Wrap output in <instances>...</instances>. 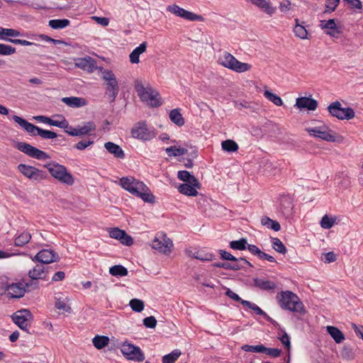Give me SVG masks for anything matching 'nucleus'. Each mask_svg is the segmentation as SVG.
Returning <instances> with one entry per match:
<instances>
[{
    "label": "nucleus",
    "instance_id": "obj_1",
    "mask_svg": "<svg viewBox=\"0 0 363 363\" xmlns=\"http://www.w3.org/2000/svg\"><path fill=\"white\" fill-rule=\"evenodd\" d=\"M119 184L123 189L128 191L132 195L140 198L145 202L154 203L155 196L149 188L141 181L133 177H123L120 179Z\"/></svg>",
    "mask_w": 363,
    "mask_h": 363
},
{
    "label": "nucleus",
    "instance_id": "obj_2",
    "mask_svg": "<svg viewBox=\"0 0 363 363\" xmlns=\"http://www.w3.org/2000/svg\"><path fill=\"white\" fill-rule=\"evenodd\" d=\"M279 306L286 311L305 315L306 310L300 298L291 291H281L276 296Z\"/></svg>",
    "mask_w": 363,
    "mask_h": 363
},
{
    "label": "nucleus",
    "instance_id": "obj_3",
    "mask_svg": "<svg viewBox=\"0 0 363 363\" xmlns=\"http://www.w3.org/2000/svg\"><path fill=\"white\" fill-rule=\"evenodd\" d=\"M46 168L50 175L55 179L69 186L73 185L74 179L72 174L69 172L65 166L52 161L43 165Z\"/></svg>",
    "mask_w": 363,
    "mask_h": 363
},
{
    "label": "nucleus",
    "instance_id": "obj_4",
    "mask_svg": "<svg viewBox=\"0 0 363 363\" xmlns=\"http://www.w3.org/2000/svg\"><path fill=\"white\" fill-rule=\"evenodd\" d=\"M12 118L21 128L33 136L39 135L43 139H53L57 137L61 138V135H58L51 130L42 129L40 127L28 122L26 119L18 116L14 115L12 116Z\"/></svg>",
    "mask_w": 363,
    "mask_h": 363
},
{
    "label": "nucleus",
    "instance_id": "obj_5",
    "mask_svg": "<svg viewBox=\"0 0 363 363\" xmlns=\"http://www.w3.org/2000/svg\"><path fill=\"white\" fill-rule=\"evenodd\" d=\"M135 90L143 101L149 102L152 107H159L162 104L160 93L151 86L145 87L140 82H136Z\"/></svg>",
    "mask_w": 363,
    "mask_h": 363
},
{
    "label": "nucleus",
    "instance_id": "obj_6",
    "mask_svg": "<svg viewBox=\"0 0 363 363\" xmlns=\"http://www.w3.org/2000/svg\"><path fill=\"white\" fill-rule=\"evenodd\" d=\"M102 70V79L106 82V94L111 102H113L119 92L118 82L111 69H105L101 67Z\"/></svg>",
    "mask_w": 363,
    "mask_h": 363
},
{
    "label": "nucleus",
    "instance_id": "obj_7",
    "mask_svg": "<svg viewBox=\"0 0 363 363\" xmlns=\"http://www.w3.org/2000/svg\"><path fill=\"white\" fill-rule=\"evenodd\" d=\"M306 130L310 135L320 138L327 142L341 143L343 141V137L342 135L335 133L326 125H323V127L307 128Z\"/></svg>",
    "mask_w": 363,
    "mask_h": 363
},
{
    "label": "nucleus",
    "instance_id": "obj_8",
    "mask_svg": "<svg viewBox=\"0 0 363 363\" xmlns=\"http://www.w3.org/2000/svg\"><path fill=\"white\" fill-rule=\"evenodd\" d=\"M133 138L143 141L150 140L157 135V130L154 127L147 125L146 121H142L136 123L130 131Z\"/></svg>",
    "mask_w": 363,
    "mask_h": 363
},
{
    "label": "nucleus",
    "instance_id": "obj_9",
    "mask_svg": "<svg viewBox=\"0 0 363 363\" xmlns=\"http://www.w3.org/2000/svg\"><path fill=\"white\" fill-rule=\"evenodd\" d=\"M257 113L259 115L258 124H263V130L264 131V135L269 137H277L282 134V131L279 125L269 120L265 116V110L262 106H258Z\"/></svg>",
    "mask_w": 363,
    "mask_h": 363
},
{
    "label": "nucleus",
    "instance_id": "obj_10",
    "mask_svg": "<svg viewBox=\"0 0 363 363\" xmlns=\"http://www.w3.org/2000/svg\"><path fill=\"white\" fill-rule=\"evenodd\" d=\"M223 67L233 70L236 72H244L250 69V65L238 61L233 55L225 52L223 56L218 60Z\"/></svg>",
    "mask_w": 363,
    "mask_h": 363
},
{
    "label": "nucleus",
    "instance_id": "obj_11",
    "mask_svg": "<svg viewBox=\"0 0 363 363\" xmlns=\"http://www.w3.org/2000/svg\"><path fill=\"white\" fill-rule=\"evenodd\" d=\"M17 169L24 177L34 182H40L49 178L47 172L39 169L33 166L19 164Z\"/></svg>",
    "mask_w": 363,
    "mask_h": 363
},
{
    "label": "nucleus",
    "instance_id": "obj_12",
    "mask_svg": "<svg viewBox=\"0 0 363 363\" xmlns=\"http://www.w3.org/2000/svg\"><path fill=\"white\" fill-rule=\"evenodd\" d=\"M328 111L333 117L339 120H350L354 117L355 113L351 107L342 108L340 102L336 101L328 106Z\"/></svg>",
    "mask_w": 363,
    "mask_h": 363
},
{
    "label": "nucleus",
    "instance_id": "obj_13",
    "mask_svg": "<svg viewBox=\"0 0 363 363\" xmlns=\"http://www.w3.org/2000/svg\"><path fill=\"white\" fill-rule=\"evenodd\" d=\"M15 147L28 156L38 160H45L50 158V156L47 152L25 142H17Z\"/></svg>",
    "mask_w": 363,
    "mask_h": 363
},
{
    "label": "nucleus",
    "instance_id": "obj_14",
    "mask_svg": "<svg viewBox=\"0 0 363 363\" xmlns=\"http://www.w3.org/2000/svg\"><path fill=\"white\" fill-rule=\"evenodd\" d=\"M152 247L167 255L172 251L173 242L165 234H157L152 240Z\"/></svg>",
    "mask_w": 363,
    "mask_h": 363
},
{
    "label": "nucleus",
    "instance_id": "obj_15",
    "mask_svg": "<svg viewBox=\"0 0 363 363\" xmlns=\"http://www.w3.org/2000/svg\"><path fill=\"white\" fill-rule=\"evenodd\" d=\"M32 313L28 309L18 311L11 315V318L14 323L16 324L21 330H25L28 333V321L32 319Z\"/></svg>",
    "mask_w": 363,
    "mask_h": 363
},
{
    "label": "nucleus",
    "instance_id": "obj_16",
    "mask_svg": "<svg viewBox=\"0 0 363 363\" xmlns=\"http://www.w3.org/2000/svg\"><path fill=\"white\" fill-rule=\"evenodd\" d=\"M167 10L176 16L190 21H203L204 20L201 15L185 10L177 5L169 6Z\"/></svg>",
    "mask_w": 363,
    "mask_h": 363
},
{
    "label": "nucleus",
    "instance_id": "obj_17",
    "mask_svg": "<svg viewBox=\"0 0 363 363\" xmlns=\"http://www.w3.org/2000/svg\"><path fill=\"white\" fill-rule=\"evenodd\" d=\"M292 199L289 195H281L279 198V211L285 218H290L293 214Z\"/></svg>",
    "mask_w": 363,
    "mask_h": 363
},
{
    "label": "nucleus",
    "instance_id": "obj_18",
    "mask_svg": "<svg viewBox=\"0 0 363 363\" xmlns=\"http://www.w3.org/2000/svg\"><path fill=\"white\" fill-rule=\"evenodd\" d=\"M48 267L44 266V264H37L32 269L28 272V275L31 279L48 280Z\"/></svg>",
    "mask_w": 363,
    "mask_h": 363
},
{
    "label": "nucleus",
    "instance_id": "obj_19",
    "mask_svg": "<svg viewBox=\"0 0 363 363\" xmlns=\"http://www.w3.org/2000/svg\"><path fill=\"white\" fill-rule=\"evenodd\" d=\"M318 101L311 96H302L296 99L295 106L300 110L315 111L318 107Z\"/></svg>",
    "mask_w": 363,
    "mask_h": 363
},
{
    "label": "nucleus",
    "instance_id": "obj_20",
    "mask_svg": "<svg viewBox=\"0 0 363 363\" xmlns=\"http://www.w3.org/2000/svg\"><path fill=\"white\" fill-rule=\"evenodd\" d=\"M40 252V263L48 264L58 262L60 259L59 255L53 250L43 249Z\"/></svg>",
    "mask_w": 363,
    "mask_h": 363
},
{
    "label": "nucleus",
    "instance_id": "obj_21",
    "mask_svg": "<svg viewBox=\"0 0 363 363\" xmlns=\"http://www.w3.org/2000/svg\"><path fill=\"white\" fill-rule=\"evenodd\" d=\"M26 291L25 286L21 283H13L9 284L8 297L20 298L23 297Z\"/></svg>",
    "mask_w": 363,
    "mask_h": 363
},
{
    "label": "nucleus",
    "instance_id": "obj_22",
    "mask_svg": "<svg viewBox=\"0 0 363 363\" xmlns=\"http://www.w3.org/2000/svg\"><path fill=\"white\" fill-rule=\"evenodd\" d=\"M177 177L179 180L185 182L184 184H191L198 187V189H201V184L199 182L198 179L188 171H179L177 173Z\"/></svg>",
    "mask_w": 363,
    "mask_h": 363
},
{
    "label": "nucleus",
    "instance_id": "obj_23",
    "mask_svg": "<svg viewBox=\"0 0 363 363\" xmlns=\"http://www.w3.org/2000/svg\"><path fill=\"white\" fill-rule=\"evenodd\" d=\"M276 170L277 168L268 160L262 159L259 163L258 172L259 174L269 177L275 174Z\"/></svg>",
    "mask_w": 363,
    "mask_h": 363
},
{
    "label": "nucleus",
    "instance_id": "obj_24",
    "mask_svg": "<svg viewBox=\"0 0 363 363\" xmlns=\"http://www.w3.org/2000/svg\"><path fill=\"white\" fill-rule=\"evenodd\" d=\"M253 281L254 286L263 291H274L277 288L276 283L270 280H266L261 278H255Z\"/></svg>",
    "mask_w": 363,
    "mask_h": 363
},
{
    "label": "nucleus",
    "instance_id": "obj_25",
    "mask_svg": "<svg viewBox=\"0 0 363 363\" xmlns=\"http://www.w3.org/2000/svg\"><path fill=\"white\" fill-rule=\"evenodd\" d=\"M251 4L256 6L267 14L272 16L277 10L276 7H273L270 2L266 0H251Z\"/></svg>",
    "mask_w": 363,
    "mask_h": 363
},
{
    "label": "nucleus",
    "instance_id": "obj_26",
    "mask_svg": "<svg viewBox=\"0 0 363 363\" xmlns=\"http://www.w3.org/2000/svg\"><path fill=\"white\" fill-rule=\"evenodd\" d=\"M106 150L112 154L115 157L119 159L125 158V153L122 148L113 142H107L104 144Z\"/></svg>",
    "mask_w": 363,
    "mask_h": 363
},
{
    "label": "nucleus",
    "instance_id": "obj_27",
    "mask_svg": "<svg viewBox=\"0 0 363 363\" xmlns=\"http://www.w3.org/2000/svg\"><path fill=\"white\" fill-rule=\"evenodd\" d=\"M62 101L72 108H79L87 104L85 99L76 96L64 97L62 99Z\"/></svg>",
    "mask_w": 363,
    "mask_h": 363
},
{
    "label": "nucleus",
    "instance_id": "obj_28",
    "mask_svg": "<svg viewBox=\"0 0 363 363\" xmlns=\"http://www.w3.org/2000/svg\"><path fill=\"white\" fill-rule=\"evenodd\" d=\"M197 189L198 187L191 184H180L178 186L179 193L189 196H196L199 194Z\"/></svg>",
    "mask_w": 363,
    "mask_h": 363
},
{
    "label": "nucleus",
    "instance_id": "obj_29",
    "mask_svg": "<svg viewBox=\"0 0 363 363\" xmlns=\"http://www.w3.org/2000/svg\"><path fill=\"white\" fill-rule=\"evenodd\" d=\"M327 333L332 337L334 341L339 344L345 340L344 333L337 327L329 325L326 327Z\"/></svg>",
    "mask_w": 363,
    "mask_h": 363
},
{
    "label": "nucleus",
    "instance_id": "obj_30",
    "mask_svg": "<svg viewBox=\"0 0 363 363\" xmlns=\"http://www.w3.org/2000/svg\"><path fill=\"white\" fill-rule=\"evenodd\" d=\"M169 118L175 125L181 127L184 125L185 121L179 108L172 109L169 113Z\"/></svg>",
    "mask_w": 363,
    "mask_h": 363
},
{
    "label": "nucleus",
    "instance_id": "obj_31",
    "mask_svg": "<svg viewBox=\"0 0 363 363\" xmlns=\"http://www.w3.org/2000/svg\"><path fill=\"white\" fill-rule=\"evenodd\" d=\"M261 223L262 225L276 232L279 231L281 229V225L277 220H272L267 216H264L262 218Z\"/></svg>",
    "mask_w": 363,
    "mask_h": 363
},
{
    "label": "nucleus",
    "instance_id": "obj_32",
    "mask_svg": "<svg viewBox=\"0 0 363 363\" xmlns=\"http://www.w3.org/2000/svg\"><path fill=\"white\" fill-rule=\"evenodd\" d=\"M70 21L67 18L52 19L48 22L49 26L55 30L62 29L69 26Z\"/></svg>",
    "mask_w": 363,
    "mask_h": 363
},
{
    "label": "nucleus",
    "instance_id": "obj_33",
    "mask_svg": "<svg viewBox=\"0 0 363 363\" xmlns=\"http://www.w3.org/2000/svg\"><path fill=\"white\" fill-rule=\"evenodd\" d=\"M251 135L257 138H262L264 135L263 124H258L257 120H251Z\"/></svg>",
    "mask_w": 363,
    "mask_h": 363
},
{
    "label": "nucleus",
    "instance_id": "obj_34",
    "mask_svg": "<svg viewBox=\"0 0 363 363\" xmlns=\"http://www.w3.org/2000/svg\"><path fill=\"white\" fill-rule=\"evenodd\" d=\"M92 342L96 349L101 350L108 345L109 342V337L105 335H96L93 338Z\"/></svg>",
    "mask_w": 363,
    "mask_h": 363
},
{
    "label": "nucleus",
    "instance_id": "obj_35",
    "mask_svg": "<svg viewBox=\"0 0 363 363\" xmlns=\"http://www.w3.org/2000/svg\"><path fill=\"white\" fill-rule=\"evenodd\" d=\"M295 21L296 26L294 28L295 35L301 39H308V30L306 27L303 25L298 23V19L296 18Z\"/></svg>",
    "mask_w": 363,
    "mask_h": 363
},
{
    "label": "nucleus",
    "instance_id": "obj_36",
    "mask_svg": "<svg viewBox=\"0 0 363 363\" xmlns=\"http://www.w3.org/2000/svg\"><path fill=\"white\" fill-rule=\"evenodd\" d=\"M109 273L113 277H125L128 274V269L121 264H116L109 268Z\"/></svg>",
    "mask_w": 363,
    "mask_h": 363
},
{
    "label": "nucleus",
    "instance_id": "obj_37",
    "mask_svg": "<svg viewBox=\"0 0 363 363\" xmlns=\"http://www.w3.org/2000/svg\"><path fill=\"white\" fill-rule=\"evenodd\" d=\"M93 61L94 60L91 57L79 58L77 59V62H75V65L84 70H89L93 66Z\"/></svg>",
    "mask_w": 363,
    "mask_h": 363
},
{
    "label": "nucleus",
    "instance_id": "obj_38",
    "mask_svg": "<svg viewBox=\"0 0 363 363\" xmlns=\"http://www.w3.org/2000/svg\"><path fill=\"white\" fill-rule=\"evenodd\" d=\"M218 253L220 255L221 259L223 260L233 261L235 262V263H238L239 260H242L248 265H250V262H248L245 258L240 257V259H238L235 256L231 255L230 252L225 250H219Z\"/></svg>",
    "mask_w": 363,
    "mask_h": 363
},
{
    "label": "nucleus",
    "instance_id": "obj_39",
    "mask_svg": "<svg viewBox=\"0 0 363 363\" xmlns=\"http://www.w3.org/2000/svg\"><path fill=\"white\" fill-rule=\"evenodd\" d=\"M337 179L339 186L343 189H346L350 186V178L344 172L340 173L337 176Z\"/></svg>",
    "mask_w": 363,
    "mask_h": 363
},
{
    "label": "nucleus",
    "instance_id": "obj_40",
    "mask_svg": "<svg viewBox=\"0 0 363 363\" xmlns=\"http://www.w3.org/2000/svg\"><path fill=\"white\" fill-rule=\"evenodd\" d=\"M272 247L277 252H279L282 255H285L287 252L286 247L284 245V243L281 241L278 238H272L271 240Z\"/></svg>",
    "mask_w": 363,
    "mask_h": 363
},
{
    "label": "nucleus",
    "instance_id": "obj_41",
    "mask_svg": "<svg viewBox=\"0 0 363 363\" xmlns=\"http://www.w3.org/2000/svg\"><path fill=\"white\" fill-rule=\"evenodd\" d=\"M24 34L21 33L17 30L13 29V28H1V36H3V38L1 40H6V39H10L7 37H18V36H23Z\"/></svg>",
    "mask_w": 363,
    "mask_h": 363
},
{
    "label": "nucleus",
    "instance_id": "obj_42",
    "mask_svg": "<svg viewBox=\"0 0 363 363\" xmlns=\"http://www.w3.org/2000/svg\"><path fill=\"white\" fill-rule=\"evenodd\" d=\"M30 238L31 235L28 232H23L21 235L15 238V245L22 247L27 244L30 241Z\"/></svg>",
    "mask_w": 363,
    "mask_h": 363
},
{
    "label": "nucleus",
    "instance_id": "obj_43",
    "mask_svg": "<svg viewBox=\"0 0 363 363\" xmlns=\"http://www.w3.org/2000/svg\"><path fill=\"white\" fill-rule=\"evenodd\" d=\"M264 95L269 101H272L277 106H279L283 104V101L281 97L268 89H265Z\"/></svg>",
    "mask_w": 363,
    "mask_h": 363
},
{
    "label": "nucleus",
    "instance_id": "obj_44",
    "mask_svg": "<svg viewBox=\"0 0 363 363\" xmlns=\"http://www.w3.org/2000/svg\"><path fill=\"white\" fill-rule=\"evenodd\" d=\"M181 354V351L176 349L171 353L163 356L162 363H174V362L179 357Z\"/></svg>",
    "mask_w": 363,
    "mask_h": 363
},
{
    "label": "nucleus",
    "instance_id": "obj_45",
    "mask_svg": "<svg viewBox=\"0 0 363 363\" xmlns=\"http://www.w3.org/2000/svg\"><path fill=\"white\" fill-rule=\"evenodd\" d=\"M222 149L228 152H235L238 149V144L232 140H226L221 143Z\"/></svg>",
    "mask_w": 363,
    "mask_h": 363
},
{
    "label": "nucleus",
    "instance_id": "obj_46",
    "mask_svg": "<svg viewBox=\"0 0 363 363\" xmlns=\"http://www.w3.org/2000/svg\"><path fill=\"white\" fill-rule=\"evenodd\" d=\"M129 306L133 311L137 313L143 311L145 307L144 302L138 298L131 299L130 301Z\"/></svg>",
    "mask_w": 363,
    "mask_h": 363
},
{
    "label": "nucleus",
    "instance_id": "obj_47",
    "mask_svg": "<svg viewBox=\"0 0 363 363\" xmlns=\"http://www.w3.org/2000/svg\"><path fill=\"white\" fill-rule=\"evenodd\" d=\"M247 242L245 238H240L238 240H233L230 242V248L238 250H244L247 248Z\"/></svg>",
    "mask_w": 363,
    "mask_h": 363
},
{
    "label": "nucleus",
    "instance_id": "obj_48",
    "mask_svg": "<svg viewBox=\"0 0 363 363\" xmlns=\"http://www.w3.org/2000/svg\"><path fill=\"white\" fill-rule=\"evenodd\" d=\"M213 266L228 270H239L241 269V266H240L238 263L230 264L229 262H216L213 264Z\"/></svg>",
    "mask_w": 363,
    "mask_h": 363
},
{
    "label": "nucleus",
    "instance_id": "obj_49",
    "mask_svg": "<svg viewBox=\"0 0 363 363\" xmlns=\"http://www.w3.org/2000/svg\"><path fill=\"white\" fill-rule=\"evenodd\" d=\"M58 117H60L62 118L61 121L52 120L49 118L48 120V125L56 126L60 128H68V121L65 119V118L62 115H58Z\"/></svg>",
    "mask_w": 363,
    "mask_h": 363
},
{
    "label": "nucleus",
    "instance_id": "obj_50",
    "mask_svg": "<svg viewBox=\"0 0 363 363\" xmlns=\"http://www.w3.org/2000/svg\"><path fill=\"white\" fill-rule=\"evenodd\" d=\"M121 351L122 354L124 356H125L126 357H128L130 355V352H132V351H135L136 352H139L138 350H137V349H136V345L131 344V343H128L126 342H125L122 345Z\"/></svg>",
    "mask_w": 363,
    "mask_h": 363
},
{
    "label": "nucleus",
    "instance_id": "obj_51",
    "mask_svg": "<svg viewBox=\"0 0 363 363\" xmlns=\"http://www.w3.org/2000/svg\"><path fill=\"white\" fill-rule=\"evenodd\" d=\"M85 130H86L84 129L83 127H80L79 128H74L68 124V128H65V131L71 136H80L86 135Z\"/></svg>",
    "mask_w": 363,
    "mask_h": 363
},
{
    "label": "nucleus",
    "instance_id": "obj_52",
    "mask_svg": "<svg viewBox=\"0 0 363 363\" xmlns=\"http://www.w3.org/2000/svg\"><path fill=\"white\" fill-rule=\"evenodd\" d=\"M226 296H228L229 298H232L233 300L235 301H241L242 304L247 308H250V301H243L241 299V298L235 292H233L230 289H228L225 292Z\"/></svg>",
    "mask_w": 363,
    "mask_h": 363
},
{
    "label": "nucleus",
    "instance_id": "obj_53",
    "mask_svg": "<svg viewBox=\"0 0 363 363\" xmlns=\"http://www.w3.org/2000/svg\"><path fill=\"white\" fill-rule=\"evenodd\" d=\"M136 349L139 352L132 351V352H130V355L127 358L131 360L143 362L145 359V354L138 346H136Z\"/></svg>",
    "mask_w": 363,
    "mask_h": 363
},
{
    "label": "nucleus",
    "instance_id": "obj_54",
    "mask_svg": "<svg viewBox=\"0 0 363 363\" xmlns=\"http://www.w3.org/2000/svg\"><path fill=\"white\" fill-rule=\"evenodd\" d=\"M335 221V218L325 215L320 220V225L324 229H330L333 226Z\"/></svg>",
    "mask_w": 363,
    "mask_h": 363
},
{
    "label": "nucleus",
    "instance_id": "obj_55",
    "mask_svg": "<svg viewBox=\"0 0 363 363\" xmlns=\"http://www.w3.org/2000/svg\"><path fill=\"white\" fill-rule=\"evenodd\" d=\"M16 52V48L9 45L0 43V55H11Z\"/></svg>",
    "mask_w": 363,
    "mask_h": 363
},
{
    "label": "nucleus",
    "instance_id": "obj_56",
    "mask_svg": "<svg viewBox=\"0 0 363 363\" xmlns=\"http://www.w3.org/2000/svg\"><path fill=\"white\" fill-rule=\"evenodd\" d=\"M340 4V0H326L325 13H332Z\"/></svg>",
    "mask_w": 363,
    "mask_h": 363
},
{
    "label": "nucleus",
    "instance_id": "obj_57",
    "mask_svg": "<svg viewBox=\"0 0 363 363\" xmlns=\"http://www.w3.org/2000/svg\"><path fill=\"white\" fill-rule=\"evenodd\" d=\"M281 332L283 335L281 337H279V340L281 342L284 347L289 351L291 349L290 337L284 329H281Z\"/></svg>",
    "mask_w": 363,
    "mask_h": 363
},
{
    "label": "nucleus",
    "instance_id": "obj_58",
    "mask_svg": "<svg viewBox=\"0 0 363 363\" xmlns=\"http://www.w3.org/2000/svg\"><path fill=\"white\" fill-rule=\"evenodd\" d=\"M6 41L10 42L15 45H21L24 46H28V45H35V46H41L39 44H36L26 40H21V39H6Z\"/></svg>",
    "mask_w": 363,
    "mask_h": 363
},
{
    "label": "nucleus",
    "instance_id": "obj_59",
    "mask_svg": "<svg viewBox=\"0 0 363 363\" xmlns=\"http://www.w3.org/2000/svg\"><path fill=\"white\" fill-rule=\"evenodd\" d=\"M143 325L147 328H155L157 325V320L154 316L145 318L143 320Z\"/></svg>",
    "mask_w": 363,
    "mask_h": 363
},
{
    "label": "nucleus",
    "instance_id": "obj_60",
    "mask_svg": "<svg viewBox=\"0 0 363 363\" xmlns=\"http://www.w3.org/2000/svg\"><path fill=\"white\" fill-rule=\"evenodd\" d=\"M123 235L121 236L120 242L125 246H131L133 244V238L124 230Z\"/></svg>",
    "mask_w": 363,
    "mask_h": 363
},
{
    "label": "nucleus",
    "instance_id": "obj_61",
    "mask_svg": "<svg viewBox=\"0 0 363 363\" xmlns=\"http://www.w3.org/2000/svg\"><path fill=\"white\" fill-rule=\"evenodd\" d=\"M123 232H124L123 230H121L118 228H110L108 230L109 236L111 238L118 240L121 239V236H122V235H123Z\"/></svg>",
    "mask_w": 363,
    "mask_h": 363
},
{
    "label": "nucleus",
    "instance_id": "obj_62",
    "mask_svg": "<svg viewBox=\"0 0 363 363\" xmlns=\"http://www.w3.org/2000/svg\"><path fill=\"white\" fill-rule=\"evenodd\" d=\"M321 26L322 28H326L330 30L336 29V27H337L335 23V20L334 18L321 21Z\"/></svg>",
    "mask_w": 363,
    "mask_h": 363
},
{
    "label": "nucleus",
    "instance_id": "obj_63",
    "mask_svg": "<svg viewBox=\"0 0 363 363\" xmlns=\"http://www.w3.org/2000/svg\"><path fill=\"white\" fill-rule=\"evenodd\" d=\"M340 353L341 356L345 359H350L353 358L352 350L349 346H344Z\"/></svg>",
    "mask_w": 363,
    "mask_h": 363
},
{
    "label": "nucleus",
    "instance_id": "obj_64",
    "mask_svg": "<svg viewBox=\"0 0 363 363\" xmlns=\"http://www.w3.org/2000/svg\"><path fill=\"white\" fill-rule=\"evenodd\" d=\"M251 254L256 255L259 259H264L266 253L262 251L257 246L251 244Z\"/></svg>",
    "mask_w": 363,
    "mask_h": 363
}]
</instances>
